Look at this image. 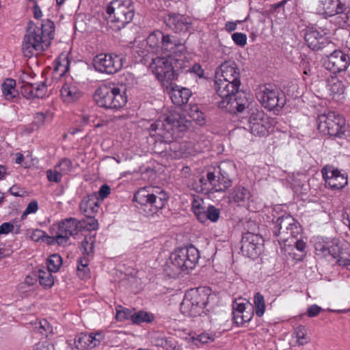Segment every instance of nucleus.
<instances>
[{
	"label": "nucleus",
	"instance_id": "1",
	"mask_svg": "<svg viewBox=\"0 0 350 350\" xmlns=\"http://www.w3.org/2000/svg\"><path fill=\"white\" fill-rule=\"evenodd\" d=\"M54 31V23L49 19L40 27L29 23L22 44L23 55L30 58L41 54L50 46Z\"/></svg>",
	"mask_w": 350,
	"mask_h": 350
},
{
	"label": "nucleus",
	"instance_id": "2",
	"mask_svg": "<svg viewBox=\"0 0 350 350\" xmlns=\"http://www.w3.org/2000/svg\"><path fill=\"white\" fill-rule=\"evenodd\" d=\"M241 84L224 79H215L214 87L218 96L221 98L218 102L219 108L224 109L230 113L242 112L245 109L247 100L239 102L236 97Z\"/></svg>",
	"mask_w": 350,
	"mask_h": 350
},
{
	"label": "nucleus",
	"instance_id": "3",
	"mask_svg": "<svg viewBox=\"0 0 350 350\" xmlns=\"http://www.w3.org/2000/svg\"><path fill=\"white\" fill-rule=\"evenodd\" d=\"M126 88L113 84L103 85L95 92L94 98L100 107L106 109L118 110L127 103Z\"/></svg>",
	"mask_w": 350,
	"mask_h": 350
},
{
	"label": "nucleus",
	"instance_id": "4",
	"mask_svg": "<svg viewBox=\"0 0 350 350\" xmlns=\"http://www.w3.org/2000/svg\"><path fill=\"white\" fill-rule=\"evenodd\" d=\"M187 126L180 113L170 112L150 126V132L154 131L165 142H171L179 136V133L185 131Z\"/></svg>",
	"mask_w": 350,
	"mask_h": 350
},
{
	"label": "nucleus",
	"instance_id": "5",
	"mask_svg": "<svg viewBox=\"0 0 350 350\" xmlns=\"http://www.w3.org/2000/svg\"><path fill=\"white\" fill-rule=\"evenodd\" d=\"M169 200V196L163 190L157 189L150 192L145 188L139 189L133 196L146 217L153 216L162 210Z\"/></svg>",
	"mask_w": 350,
	"mask_h": 350
},
{
	"label": "nucleus",
	"instance_id": "6",
	"mask_svg": "<svg viewBox=\"0 0 350 350\" xmlns=\"http://www.w3.org/2000/svg\"><path fill=\"white\" fill-rule=\"evenodd\" d=\"M108 23L120 30L133 18L135 8L132 0H113L106 10Z\"/></svg>",
	"mask_w": 350,
	"mask_h": 350
},
{
	"label": "nucleus",
	"instance_id": "7",
	"mask_svg": "<svg viewBox=\"0 0 350 350\" xmlns=\"http://www.w3.org/2000/svg\"><path fill=\"white\" fill-rule=\"evenodd\" d=\"M199 258L200 252L193 245L175 250L170 257L174 274L193 269Z\"/></svg>",
	"mask_w": 350,
	"mask_h": 350
},
{
	"label": "nucleus",
	"instance_id": "8",
	"mask_svg": "<svg viewBox=\"0 0 350 350\" xmlns=\"http://www.w3.org/2000/svg\"><path fill=\"white\" fill-rule=\"evenodd\" d=\"M184 64L183 58L157 57L152 59L150 68L159 81L168 82L176 79L174 68H181Z\"/></svg>",
	"mask_w": 350,
	"mask_h": 350
},
{
	"label": "nucleus",
	"instance_id": "9",
	"mask_svg": "<svg viewBox=\"0 0 350 350\" xmlns=\"http://www.w3.org/2000/svg\"><path fill=\"white\" fill-rule=\"evenodd\" d=\"M82 227L81 221L74 217H68L62 219L59 222L53 224L50 228L52 242L59 245L65 246L68 244L70 237L77 235Z\"/></svg>",
	"mask_w": 350,
	"mask_h": 350
},
{
	"label": "nucleus",
	"instance_id": "10",
	"mask_svg": "<svg viewBox=\"0 0 350 350\" xmlns=\"http://www.w3.org/2000/svg\"><path fill=\"white\" fill-rule=\"evenodd\" d=\"M317 122L319 131L323 135L338 137H342L345 135V119L334 111L319 115Z\"/></svg>",
	"mask_w": 350,
	"mask_h": 350
},
{
	"label": "nucleus",
	"instance_id": "11",
	"mask_svg": "<svg viewBox=\"0 0 350 350\" xmlns=\"http://www.w3.org/2000/svg\"><path fill=\"white\" fill-rule=\"evenodd\" d=\"M208 303V296L201 293L198 290L188 291L180 304L182 313L187 316H200L204 312V308Z\"/></svg>",
	"mask_w": 350,
	"mask_h": 350
},
{
	"label": "nucleus",
	"instance_id": "12",
	"mask_svg": "<svg viewBox=\"0 0 350 350\" xmlns=\"http://www.w3.org/2000/svg\"><path fill=\"white\" fill-rule=\"evenodd\" d=\"M257 98L262 106L269 111H279L286 103L283 92L271 84H267L257 93Z\"/></svg>",
	"mask_w": 350,
	"mask_h": 350
},
{
	"label": "nucleus",
	"instance_id": "13",
	"mask_svg": "<svg viewBox=\"0 0 350 350\" xmlns=\"http://www.w3.org/2000/svg\"><path fill=\"white\" fill-rule=\"evenodd\" d=\"M273 120L262 110H256L250 113L248 127L250 133L255 136L264 137L273 131Z\"/></svg>",
	"mask_w": 350,
	"mask_h": 350
},
{
	"label": "nucleus",
	"instance_id": "14",
	"mask_svg": "<svg viewBox=\"0 0 350 350\" xmlns=\"http://www.w3.org/2000/svg\"><path fill=\"white\" fill-rule=\"evenodd\" d=\"M92 64L97 72L112 75L122 68L123 59L114 53H100L94 57Z\"/></svg>",
	"mask_w": 350,
	"mask_h": 350
},
{
	"label": "nucleus",
	"instance_id": "15",
	"mask_svg": "<svg viewBox=\"0 0 350 350\" xmlns=\"http://www.w3.org/2000/svg\"><path fill=\"white\" fill-rule=\"evenodd\" d=\"M262 245V239L259 234L247 232L242 237L241 251L243 255L254 259L260 254Z\"/></svg>",
	"mask_w": 350,
	"mask_h": 350
},
{
	"label": "nucleus",
	"instance_id": "16",
	"mask_svg": "<svg viewBox=\"0 0 350 350\" xmlns=\"http://www.w3.org/2000/svg\"><path fill=\"white\" fill-rule=\"evenodd\" d=\"M163 23L166 27L177 33H185L191 28V18L178 13L170 12L163 16Z\"/></svg>",
	"mask_w": 350,
	"mask_h": 350
},
{
	"label": "nucleus",
	"instance_id": "17",
	"mask_svg": "<svg viewBox=\"0 0 350 350\" xmlns=\"http://www.w3.org/2000/svg\"><path fill=\"white\" fill-rule=\"evenodd\" d=\"M350 64L349 56L340 50H334L327 56L323 65L327 70L333 73L346 70Z\"/></svg>",
	"mask_w": 350,
	"mask_h": 350
},
{
	"label": "nucleus",
	"instance_id": "18",
	"mask_svg": "<svg viewBox=\"0 0 350 350\" xmlns=\"http://www.w3.org/2000/svg\"><path fill=\"white\" fill-rule=\"evenodd\" d=\"M304 39L308 46L313 51H319L327 46H333L324 34L314 27H308L306 29Z\"/></svg>",
	"mask_w": 350,
	"mask_h": 350
},
{
	"label": "nucleus",
	"instance_id": "19",
	"mask_svg": "<svg viewBox=\"0 0 350 350\" xmlns=\"http://www.w3.org/2000/svg\"><path fill=\"white\" fill-rule=\"evenodd\" d=\"M321 172L326 187L332 189H341L347 185V176L341 174L340 171L337 169L334 170L325 167L322 169Z\"/></svg>",
	"mask_w": 350,
	"mask_h": 350
},
{
	"label": "nucleus",
	"instance_id": "20",
	"mask_svg": "<svg viewBox=\"0 0 350 350\" xmlns=\"http://www.w3.org/2000/svg\"><path fill=\"white\" fill-rule=\"evenodd\" d=\"M215 79H224L241 84L239 68L234 61L228 60L222 63L215 70Z\"/></svg>",
	"mask_w": 350,
	"mask_h": 350
},
{
	"label": "nucleus",
	"instance_id": "21",
	"mask_svg": "<svg viewBox=\"0 0 350 350\" xmlns=\"http://www.w3.org/2000/svg\"><path fill=\"white\" fill-rule=\"evenodd\" d=\"M185 51L186 48L183 44L176 40H172L171 36L164 34L160 48V53L166 55L167 57H175L178 56L177 53H180L178 58H183L185 59L186 57L183 53Z\"/></svg>",
	"mask_w": 350,
	"mask_h": 350
},
{
	"label": "nucleus",
	"instance_id": "22",
	"mask_svg": "<svg viewBox=\"0 0 350 350\" xmlns=\"http://www.w3.org/2000/svg\"><path fill=\"white\" fill-rule=\"evenodd\" d=\"M103 339L104 334L102 332L80 333L75 338V345L77 349L80 350L93 349L99 345Z\"/></svg>",
	"mask_w": 350,
	"mask_h": 350
},
{
	"label": "nucleus",
	"instance_id": "23",
	"mask_svg": "<svg viewBox=\"0 0 350 350\" xmlns=\"http://www.w3.org/2000/svg\"><path fill=\"white\" fill-rule=\"evenodd\" d=\"M293 223L294 218L290 215H282L275 221L273 234L281 247L282 242H284V231L287 230L286 228L291 227Z\"/></svg>",
	"mask_w": 350,
	"mask_h": 350
},
{
	"label": "nucleus",
	"instance_id": "24",
	"mask_svg": "<svg viewBox=\"0 0 350 350\" xmlns=\"http://www.w3.org/2000/svg\"><path fill=\"white\" fill-rule=\"evenodd\" d=\"M47 92L44 82L40 83H26L21 86V94L27 99L43 98Z\"/></svg>",
	"mask_w": 350,
	"mask_h": 350
},
{
	"label": "nucleus",
	"instance_id": "25",
	"mask_svg": "<svg viewBox=\"0 0 350 350\" xmlns=\"http://www.w3.org/2000/svg\"><path fill=\"white\" fill-rule=\"evenodd\" d=\"M252 194L245 187L239 185L234 187L229 193L228 198L230 202L239 206H245L251 201Z\"/></svg>",
	"mask_w": 350,
	"mask_h": 350
},
{
	"label": "nucleus",
	"instance_id": "26",
	"mask_svg": "<svg viewBox=\"0 0 350 350\" xmlns=\"http://www.w3.org/2000/svg\"><path fill=\"white\" fill-rule=\"evenodd\" d=\"M172 103L178 107L187 103L191 96L190 90L185 88H179L178 85H172L169 92Z\"/></svg>",
	"mask_w": 350,
	"mask_h": 350
},
{
	"label": "nucleus",
	"instance_id": "27",
	"mask_svg": "<svg viewBox=\"0 0 350 350\" xmlns=\"http://www.w3.org/2000/svg\"><path fill=\"white\" fill-rule=\"evenodd\" d=\"M200 182L204 185L209 184L211 187V190L213 192H224L230 187H226V185L223 184L224 180L215 172H208L206 174V179L200 178Z\"/></svg>",
	"mask_w": 350,
	"mask_h": 350
},
{
	"label": "nucleus",
	"instance_id": "28",
	"mask_svg": "<svg viewBox=\"0 0 350 350\" xmlns=\"http://www.w3.org/2000/svg\"><path fill=\"white\" fill-rule=\"evenodd\" d=\"M236 165L232 161L221 162L218 166L217 174H219L224 180L223 184L226 187H231L232 176L236 174Z\"/></svg>",
	"mask_w": 350,
	"mask_h": 350
},
{
	"label": "nucleus",
	"instance_id": "29",
	"mask_svg": "<svg viewBox=\"0 0 350 350\" xmlns=\"http://www.w3.org/2000/svg\"><path fill=\"white\" fill-rule=\"evenodd\" d=\"M61 96L66 103H73L81 96L78 87L72 82H66L61 89Z\"/></svg>",
	"mask_w": 350,
	"mask_h": 350
},
{
	"label": "nucleus",
	"instance_id": "30",
	"mask_svg": "<svg viewBox=\"0 0 350 350\" xmlns=\"http://www.w3.org/2000/svg\"><path fill=\"white\" fill-rule=\"evenodd\" d=\"M343 3L339 0H319V8L329 16H338Z\"/></svg>",
	"mask_w": 350,
	"mask_h": 350
},
{
	"label": "nucleus",
	"instance_id": "31",
	"mask_svg": "<svg viewBox=\"0 0 350 350\" xmlns=\"http://www.w3.org/2000/svg\"><path fill=\"white\" fill-rule=\"evenodd\" d=\"M164 34L161 31H154L149 34L146 39L148 46L156 53H160V48Z\"/></svg>",
	"mask_w": 350,
	"mask_h": 350
},
{
	"label": "nucleus",
	"instance_id": "32",
	"mask_svg": "<svg viewBox=\"0 0 350 350\" xmlns=\"http://www.w3.org/2000/svg\"><path fill=\"white\" fill-rule=\"evenodd\" d=\"M52 273V271H49L45 268L39 269L36 272V275L39 280L40 284L44 288H51L54 284V279Z\"/></svg>",
	"mask_w": 350,
	"mask_h": 350
},
{
	"label": "nucleus",
	"instance_id": "33",
	"mask_svg": "<svg viewBox=\"0 0 350 350\" xmlns=\"http://www.w3.org/2000/svg\"><path fill=\"white\" fill-rule=\"evenodd\" d=\"M16 81L12 79H7L1 85L2 92L5 98L11 100L17 95V91L15 89Z\"/></svg>",
	"mask_w": 350,
	"mask_h": 350
},
{
	"label": "nucleus",
	"instance_id": "34",
	"mask_svg": "<svg viewBox=\"0 0 350 350\" xmlns=\"http://www.w3.org/2000/svg\"><path fill=\"white\" fill-rule=\"evenodd\" d=\"M220 212L218 208L213 205H209L203 212V216L200 217L198 220L201 223H204L207 220L212 222H216L219 217Z\"/></svg>",
	"mask_w": 350,
	"mask_h": 350
},
{
	"label": "nucleus",
	"instance_id": "35",
	"mask_svg": "<svg viewBox=\"0 0 350 350\" xmlns=\"http://www.w3.org/2000/svg\"><path fill=\"white\" fill-rule=\"evenodd\" d=\"M287 230H286L284 232V242H282V244L286 246V242H288L290 239L292 241L295 239L298 234H300L301 232V227L298 223L297 220L294 219V223L292 224V226L289 228H286Z\"/></svg>",
	"mask_w": 350,
	"mask_h": 350
},
{
	"label": "nucleus",
	"instance_id": "36",
	"mask_svg": "<svg viewBox=\"0 0 350 350\" xmlns=\"http://www.w3.org/2000/svg\"><path fill=\"white\" fill-rule=\"evenodd\" d=\"M80 209L86 217L94 216L98 212V202H94L90 199L83 200L80 204Z\"/></svg>",
	"mask_w": 350,
	"mask_h": 350
},
{
	"label": "nucleus",
	"instance_id": "37",
	"mask_svg": "<svg viewBox=\"0 0 350 350\" xmlns=\"http://www.w3.org/2000/svg\"><path fill=\"white\" fill-rule=\"evenodd\" d=\"M245 312V303L235 301L232 304V316L234 323L238 326H241L243 320V314Z\"/></svg>",
	"mask_w": 350,
	"mask_h": 350
},
{
	"label": "nucleus",
	"instance_id": "38",
	"mask_svg": "<svg viewBox=\"0 0 350 350\" xmlns=\"http://www.w3.org/2000/svg\"><path fill=\"white\" fill-rule=\"evenodd\" d=\"M154 345L157 347H162L165 350H172V347L176 345V340L172 337H165L161 334H158L154 337Z\"/></svg>",
	"mask_w": 350,
	"mask_h": 350
},
{
	"label": "nucleus",
	"instance_id": "39",
	"mask_svg": "<svg viewBox=\"0 0 350 350\" xmlns=\"http://www.w3.org/2000/svg\"><path fill=\"white\" fill-rule=\"evenodd\" d=\"M336 259L339 266L350 271V245L346 244Z\"/></svg>",
	"mask_w": 350,
	"mask_h": 350
},
{
	"label": "nucleus",
	"instance_id": "40",
	"mask_svg": "<svg viewBox=\"0 0 350 350\" xmlns=\"http://www.w3.org/2000/svg\"><path fill=\"white\" fill-rule=\"evenodd\" d=\"M154 319V314L152 313L140 310L137 312H134L132 315V322L134 324H140L142 323H151Z\"/></svg>",
	"mask_w": 350,
	"mask_h": 350
},
{
	"label": "nucleus",
	"instance_id": "41",
	"mask_svg": "<svg viewBox=\"0 0 350 350\" xmlns=\"http://www.w3.org/2000/svg\"><path fill=\"white\" fill-rule=\"evenodd\" d=\"M62 265V257L57 254L51 255L47 259V268L46 269L53 273L57 272Z\"/></svg>",
	"mask_w": 350,
	"mask_h": 350
},
{
	"label": "nucleus",
	"instance_id": "42",
	"mask_svg": "<svg viewBox=\"0 0 350 350\" xmlns=\"http://www.w3.org/2000/svg\"><path fill=\"white\" fill-rule=\"evenodd\" d=\"M254 303L256 314L261 317L265 311V303L263 295L258 292L256 293L254 297Z\"/></svg>",
	"mask_w": 350,
	"mask_h": 350
},
{
	"label": "nucleus",
	"instance_id": "43",
	"mask_svg": "<svg viewBox=\"0 0 350 350\" xmlns=\"http://www.w3.org/2000/svg\"><path fill=\"white\" fill-rule=\"evenodd\" d=\"M328 88L332 94H342L344 93L345 85L338 79L332 78L328 81Z\"/></svg>",
	"mask_w": 350,
	"mask_h": 350
},
{
	"label": "nucleus",
	"instance_id": "44",
	"mask_svg": "<svg viewBox=\"0 0 350 350\" xmlns=\"http://www.w3.org/2000/svg\"><path fill=\"white\" fill-rule=\"evenodd\" d=\"M36 329L42 335L49 338L50 335L53 334V328L50 323L46 320L42 319L39 321L38 326H36Z\"/></svg>",
	"mask_w": 350,
	"mask_h": 350
},
{
	"label": "nucleus",
	"instance_id": "45",
	"mask_svg": "<svg viewBox=\"0 0 350 350\" xmlns=\"http://www.w3.org/2000/svg\"><path fill=\"white\" fill-rule=\"evenodd\" d=\"M55 167L62 175H65L71 172L72 169V163L70 159L64 158Z\"/></svg>",
	"mask_w": 350,
	"mask_h": 350
},
{
	"label": "nucleus",
	"instance_id": "46",
	"mask_svg": "<svg viewBox=\"0 0 350 350\" xmlns=\"http://www.w3.org/2000/svg\"><path fill=\"white\" fill-rule=\"evenodd\" d=\"M294 334L297 338V342L300 345H304L308 342V338L306 334V329L304 326H299L295 328Z\"/></svg>",
	"mask_w": 350,
	"mask_h": 350
},
{
	"label": "nucleus",
	"instance_id": "47",
	"mask_svg": "<svg viewBox=\"0 0 350 350\" xmlns=\"http://www.w3.org/2000/svg\"><path fill=\"white\" fill-rule=\"evenodd\" d=\"M133 313L134 312L129 309L119 306L116 308V319L120 321L126 319H131L132 321V315H133Z\"/></svg>",
	"mask_w": 350,
	"mask_h": 350
},
{
	"label": "nucleus",
	"instance_id": "48",
	"mask_svg": "<svg viewBox=\"0 0 350 350\" xmlns=\"http://www.w3.org/2000/svg\"><path fill=\"white\" fill-rule=\"evenodd\" d=\"M192 209L194 215L199 220L200 217L203 216V212L205 210V207L203 206V200L202 199H194L192 202Z\"/></svg>",
	"mask_w": 350,
	"mask_h": 350
},
{
	"label": "nucleus",
	"instance_id": "49",
	"mask_svg": "<svg viewBox=\"0 0 350 350\" xmlns=\"http://www.w3.org/2000/svg\"><path fill=\"white\" fill-rule=\"evenodd\" d=\"M337 18L340 19V22L343 23V25L350 26V8L346 7L343 4L342 10L339 12Z\"/></svg>",
	"mask_w": 350,
	"mask_h": 350
},
{
	"label": "nucleus",
	"instance_id": "50",
	"mask_svg": "<svg viewBox=\"0 0 350 350\" xmlns=\"http://www.w3.org/2000/svg\"><path fill=\"white\" fill-rule=\"evenodd\" d=\"M346 244H339L338 242H332L329 245V249L327 253L329 255L332 256L334 258H336L340 254V252L345 247Z\"/></svg>",
	"mask_w": 350,
	"mask_h": 350
},
{
	"label": "nucleus",
	"instance_id": "51",
	"mask_svg": "<svg viewBox=\"0 0 350 350\" xmlns=\"http://www.w3.org/2000/svg\"><path fill=\"white\" fill-rule=\"evenodd\" d=\"M62 176L61 172L56 169L55 167L53 170L50 169L46 171V176L50 182L58 183L61 182Z\"/></svg>",
	"mask_w": 350,
	"mask_h": 350
},
{
	"label": "nucleus",
	"instance_id": "52",
	"mask_svg": "<svg viewBox=\"0 0 350 350\" xmlns=\"http://www.w3.org/2000/svg\"><path fill=\"white\" fill-rule=\"evenodd\" d=\"M232 39L239 46H244L247 43V36L243 33H234L232 35Z\"/></svg>",
	"mask_w": 350,
	"mask_h": 350
},
{
	"label": "nucleus",
	"instance_id": "53",
	"mask_svg": "<svg viewBox=\"0 0 350 350\" xmlns=\"http://www.w3.org/2000/svg\"><path fill=\"white\" fill-rule=\"evenodd\" d=\"M88 219L86 220H83V222L85 225L83 226L85 228L88 230H96L98 228V221L94 217V216L87 217Z\"/></svg>",
	"mask_w": 350,
	"mask_h": 350
},
{
	"label": "nucleus",
	"instance_id": "54",
	"mask_svg": "<svg viewBox=\"0 0 350 350\" xmlns=\"http://www.w3.org/2000/svg\"><path fill=\"white\" fill-rule=\"evenodd\" d=\"M81 251L84 255L88 256L93 252L94 250V243L90 242L85 238L82 242L81 245Z\"/></svg>",
	"mask_w": 350,
	"mask_h": 350
},
{
	"label": "nucleus",
	"instance_id": "55",
	"mask_svg": "<svg viewBox=\"0 0 350 350\" xmlns=\"http://www.w3.org/2000/svg\"><path fill=\"white\" fill-rule=\"evenodd\" d=\"M46 237V232L40 229L33 230L30 234L31 239L35 242H38Z\"/></svg>",
	"mask_w": 350,
	"mask_h": 350
},
{
	"label": "nucleus",
	"instance_id": "56",
	"mask_svg": "<svg viewBox=\"0 0 350 350\" xmlns=\"http://www.w3.org/2000/svg\"><path fill=\"white\" fill-rule=\"evenodd\" d=\"M38 204L37 201L33 200V201L30 202L28 204L25 211L23 212L22 218H23L24 216H25L28 214L35 213L38 211Z\"/></svg>",
	"mask_w": 350,
	"mask_h": 350
},
{
	"label": "nucleus",
	"instance_id": "57",
	"mask_svg": "<svg viewBox=\"0 0 350 350\" xmlns=\"http://www.w3.org/2000/svg\"><path fill=\"white\" fill-rule=\"evenodd\" d=\"M321 311H323L321 307L316 304H313L308 308L306 314L309 317H317Z\"/></svg>",
	"mask_w": 350,
	"mask_h": 350
},
{
	"label": "nucleus",
	"instance_id": "58",
	"mask_svg": "<svg viewBox=\"0 0 350 350\" xmlns=\"http://www.w3.org/2000/svg\"><path fill=\"white\" fill-rule=\"evenodd\" d=\"M77 275L82 280L90 278V271L88 267L77 266Z\"/></svg>",
	"mask_w": 350,
	"mask_h": 350
},
{
	"label": "nucleus",
	"instance_id": "59",
	"mask_svg": "<svg viewBox=\"0 0 350 350\" xmlns=\"http://www.w3.org/2000/svg\"><path fill=\"white\" fill-rule=\"evenodd\" d=\"M46 119V116L41 112L37 113L34 116V119L33 121V124L36 126L38 128L44 124Z\"/></svg>",
	"mask_w": 350,
	"mask_h": 350
},
{
	"label": "nucleus",
	"instance_id": "60",
	"mask_svg": "<svg viewBox=\"0 0 350 350\" xmlns=\"http://www.w3.org/2000/svg\"><path fill=\"white\" fill-rule=\"evenodd\" d=\"M247 304L245 303V312L243 314V320L241 326H243L245 323L250 322L254 317V311L252 310H247Z\"/></svg>",
	"mask_w": 350,
	"mask_h": 350
},
{
	"label": "nucleus",
	"instance_id": "61",
	"mask_svg": "<svg viewBox=\"0 0 350 350\" xmlns=\"http://www.w3.org/2000/svg\"><path fill=\"white\" fill-rule=\"evenodd\" d=\"M110 192H111V189H110L109 186H108L106 184L103 185L100 187L99 191H98L99 198L101 200H104L109 195Z\"/></svg>",
	"mask_w": 350,
	"mask_h": 350
},
{
	"label": "nucleus",
	"instance_id": "62",
	"mask_svg": "<svg viewBox=\"0 0 350 350\" xmlns=\"http://www.w3.org/2000/svg\"><path fill=\"white\" fill-rule=\"evenodd\" d=\"M34 350H54V348L48 341H44L37 343Z\"/></svg>",
	"mask_w": 350,
	"mask_h": 350
},
{
	"label": "nucleus",
	"instance_id": "63",
	"mask_svg": "<svg viewBox=\"0 0 350 350\" xmlns=\"http://www.w3.org/2000/svg\"><path fill=\"white\" fill-rule=\"evenodd\" d=\"M14 229V226L9 223L5 222L0 226V234H6L12 232Z\"/></svg>",
	"mask_w": 350,
	"mask_h": 350
},
{
	"label": "nucleus",
	"instance_id": "64",
	"mask_svg": "<svg viewBox=\"0 0 350 350\" xmlns=\"http://www.w3.org/2000/svg\"><path fill=\"white\" fill-rule=\"evenodd\" d=\"M329 243H327L325 244L317 243L315 245V249L317 251L321 252L323 256H327L329 255V253H327V252Z\"/></svg>",
	"mask_w": 350,
	"mask_h": 350
}]
</instances>
